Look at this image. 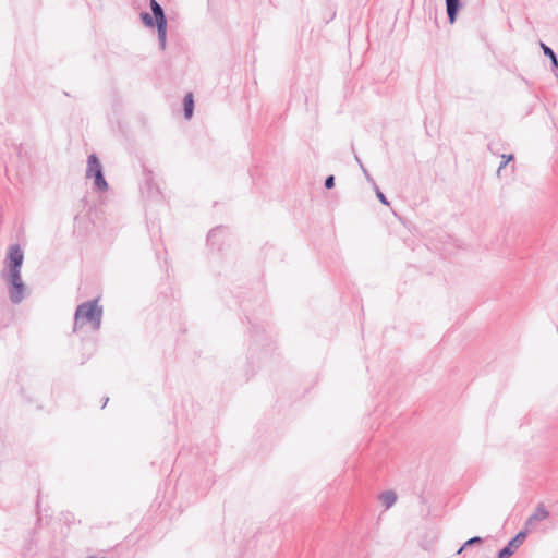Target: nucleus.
Returning <instances> with one entry per match:
<instances>
[{"mask_svg":"<svg viewBox=\"0 0 558 558\" xmlns=\"http://www.w3.org/2000/svg\"><path fill=\"white\" fill-rule=\"evenodd\" d=\"M24 260L23 250L19 244H12L8 248L5 265L1 276L8 283V293L11 303L20 304L25 298L26 286L23 282L21 269Z\"/></svg>","mask_w":558,"mask_h":558,"instance_id":"obj_1","label":"nucleus"},{"mask_svg":"<svg viewBox=\"0 0 558 558\" xmlns=\"http://www.w3.org/2000/svg\"><path fill=\"white\" fill-rule=\"evenodd\" d=\"M102 318V306L98 304V299H94L80 304L74 315V328H78L89 324L93 330L100 329Z\"/></svg>","mask_w":558,"mask_h":558,"instance_id":"obj_2","label":"nucleus"},{"mask_svg":"<svg viewBox=\"0 0 558 558\" xmlns=\"http://www.w3.org/2000/svg\"><path fill=\"white\" fill-rule=\"evenodd\" d=\"M149 7L153 15L147 12L141 13V20L146 27L157 28L158 40L161 50L166 48L167 43V17L162 7L156 0L149 1Z\"/></svg>","mask_w":558,"mask_h":558,"instance_id":"obj_3","label":"nucleus"},{"mask_svg":"<svg viewBox=\"0 0 558 558\" xmlns=\"http://www.w3.org/2000/svg\"><path fill=\"white\" fill-rule=\"evenodd\" d=\"M86 179H94V190L97 192H106L109 185L104 175V168L96 154H90L87 158V167L85 172Z\"/></svg>","mask_w":558,"mask_h":558,"instance_id":"obj_4","label":"nucleus"},{"mask_svg":"<svg viewBox=\"0 0 558 558\" xmlns=\"http://www.w3.org/2000/svg\"><path fill=\"white\" fill-rule=\"evenodd\" d=\"M527 536V531H520L513 538H511L508 544L498 551V558H509L514 551L523 544L524 539Z\"/></svg>","mask_w":558,"mask_h":558,"instance_id":"obj_5","label":"nucleus"},{"mask_svg":"<svg viewBox=\"0 0 558 558\" xmlns=\"http://www.w3.org/2000/svg\"><path fill=\"white\" fill-rule=\"evenodd\" d=\"M548 517L549 511L545 508L543 502H539L534 512L526 519L524 523V531H527L529 534L535 529L538 522L548 519Z\"/></svg>","mask_w":558,"mask_h":558,"instance_id":"obj_6","label":"nucleus"},{"mask_svg":"<svg viewBox=\"0 0 558 558\" xmlns=\"http://www.w3.org/2000/svg\"><path fill=\"white\" fill-rule=\"evenodd\" d=\"M448 21L453 24L461 9V0H445Z\"/></svg>","mask_w":558,"mask_h":558,"instance_id":"obj_7","label":"nucleus"},{"mask_svg":"<svg viewBox=\"0 0 558 558\" xmlns=\"http://www.w3.org/2000/svg\"><path fill=\"white\" fill-rule=\"evenodd\" d=\"M183 111L185 119L190 120L194 112V99L191 93L186 94L183 99Z\"/></svg>","mask_w":558,"mask_h":558,"instance_id":"obj_8","label":"nucleus"},{"mask_svg":"<svg viewBox=\"0 0 558 558\" xmlns=\"http://www.w3.org/2000/svg\"><path fill=\"white\" fill-rule=\"evenodd\" d=\"M379 500L386 509H389L397 501V494L393 490H386L379 495Z\"/></svg>","mask_w":558,"mask_h":558,"instance_id":"obj_9","label":"nucleus"},{"mask_svg":"<svg viewBox=\"0 0 558 558\" xmlns=\"http://www.w3.org/2000/svg\"><path fill=\"white\" fill-rule=\"evenodd\" d=\"M541 47L543 49L544 54L548 57V59H550L551 70L555 72L556 70H558V59L556 53L550 47L546 46L544 43H541Z\"/></svg>","mask_w":558,"mask_h":558,"instance_id":"obj_10","label":"nucleus"},{"mask_svg":"<svg viewBox=\"0 0 558 558\" xmlns=\"http://www.w3.org/2000/svg\"><path fill=\"white\" fill-rule=\"evenodd\" d=\"M483 543V538L480 537V536H474V537H471L470 539H468L460 548L459 550L457 551V554H461L464 549H466L468 547H471L473 545H476V544H481Z\"/></svg>","mask_w":558,"mask_h":558,"instance_id":"obj_11","label":"nucleus"},{"mask_svg":"<svg viewBox=\"0 0 558 558\" xmlns=\"http://www.w3.org/2000/svg\"><path fill=\"white\" fill-rule=\"evenodd\" d=\"M501 162L497 169V175H500L501 170L513 159V155H501Z\"/></svg>","mask_w":558,"mask_h":558,"instance_id":"obj_12","label":"nucleus"},{"mask_svg":"<svg viewBox=\"0 0 558 558\" xmlns=\"http://www.w3.org/2000/svg\"><path fill=\"white\" fill-rule=\"evenodd\" d=\"M374 189H375L376 197L378 198V201L384 205H389L387 197L385 196V194L379 190V187L376 184L374 185Z\"/></svg>","mask_w":558,"mask_h":558,"instance_id":"obj_13","label":"nucleus"},{"mask_svg":"<svg viewBox=\"0 0 558 558\" xmlns=\"http://www.w3.org/2000/svg\"><path fill=\"white\" fill-rule=\"evenodd\" d=\"M222 231L221 227H217L215 229H211L207 235L208 242H214L215 236Z\"/></svg>","mask_w":558,"mask_h":558,"instance_id":"obj_14","label":"nucleus"},{"mask_svg":"<svg viewBox=\"0 0 558 558\" xmlns=\"http://www.w3.org/2000/svg\"><path fill=\"white\" fill-rule=\"evenodd\" d=\"M324 186H325L327 190L332 189V187L335 186V177H333V175H328V177L325 179Z\"/></svg>","mask_w":558,"mask_h":558,"instance_id":"obj_15","label":"nucleus"},{"mask_svg":"<svg viewBox=\"0 0 558 558\" xmlns=\"http://www.w3.org/2000/svg\"><path fill=\"white\" fill-rule=\"evenodd\" d=\"M361 170L363 172V174L365 175L366 180L368 182H371L373 185H375V181L373 180V178L371 177V174L368 173V171L366 170V168L364 167V165H361Z\"/></svg>","mask_w":558,"mask_h":558,"instance_id":"obj_16","label":"nucleus"},{"mask_svg":"<svg viewBox=\"0 0 558 558\" xmlns=\"http://www.w3.org/2000/svg\"><path fill=\"white\" fill-rule=\"evenodd\" d=\"M354 159L359 163L360 167H361V165H363L357 155L354 156Z\"/></svg>","mask_w":558,"mask_h":558,"instance_id":"obj_17","label":"nucleus"},{"mask_svg":"<svg viewBox=\"0 0 558 558\" xmlns=\"http://www.w3.org/2000/svg\"><path fill=\"white\" fill-rule=\"evenodd\" d=\"M108 401H109V398H106V399H105V402H104V404H102V408H105V407H106V404H107V402H108Z\"/></svg>","mask_w":558,"mask_h":558,"instance_id":"obj_18","label":"nucleus"},{"mask_svg":"<svg viewBox=\"0 0 558 558\" xmlns=\"http://www.w3.org/2000/svg\"><path fill=\"white\" fill-rule=\"evenodd\" d=\"M488 149H489L490 151H493V144H492V143H489V144H488Z\"/></svg>","mask_w":558,"mask_h":558,"instance_id":"obj_19","label":"nucleus"}]
</instances>
